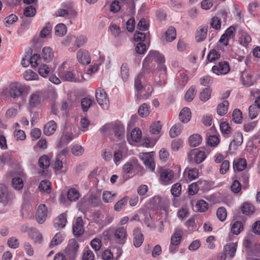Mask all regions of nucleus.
I'll list each match as a JSON object with an SVG mask.
<instances>
[{
	"label": "nucleus",
	"instance_id": "obj_10",
	"mask_svg": "<svg viewBox=\"0 0 260 260\" xmlns=\"http://www.w3.org/2000/svg\"><path fill=\"white\" fill-rule=\"evenodd\" d=\"M212 71L217 75H225L230 71V66L227 62L221 61L214 66Z\"/></svg>",
	"mask_w": 260,
	"mask_h": 260
},
{
	"label": "nucleus",
	"instance_id": "obj_57",
	"mask_svg": "<svg viewBox=\"0 0 260 260\" xmlns=\"http://www.w3.org/2000/svg\"><path fill=\"white\" fill-rule=\"evenodd\" d=\"M121 75L122 80L125 81L129 76V68L126 63H123L121 67Z\"/></svg>",
	"mask_w": 260,
	"mask_h": 260
},
{
	"label": "nucleus",
	"instance_id": "obj_27",
	"mask_svg": "<svg viewBox=\"0 0 260 260\" xmlns=\"http://www.w3.org/2000/svg\"><path fill=\"white\" fill-rule=\"evenodd\" d=\"M73 139V134L71 132L64 131L61 138L60 142L58 146L61 147L62 144L67 145Z\"/></svg>",
	"mask_w": 260,
	"mask_h": 260
},
{
	"label": "nucleus",
	"instance_id": "obj_4",
	"mask_svg": "<svg viewBox=\"0 0 260 260\" xmlns=\"http://www.w3.org/2000/svg\"><path fill=\"white\" fill-rule=\"evenodd\" d=\"M95 98L98 103L103 109H107L109 106V100L107 94L102 88H98L95 92Z\"/></svg>",
	"mask_w": 260,
	"mask_h": 260
},
{
	"label": "nucleus",
	"instance_id": "obj_64",
	"mask_svg": "<svg viewBox=\"0 0 260 260\" xmlns=\"http://www.w3.org/2000/svg\"><path fill=\"white\" fill-rule=\"evenodd\" d=\"M255 105H252L249 107V116L251 119H254L258 115L259 110Z\"/></svg>",
	"mask_w": 260,
	"mask_h": 260
},
{
	"label": "nucleus",
	"instance_id": "obj_60",
	"mask_svg": "<svg viewBox=\"0 0 260 260\" xmlns=\"http://www.w3.org/2000/svg\"><path fill=\"white\" fill-rule=\"evenodd\" d=\"M92 101L90 99L87 98H83L81 100V104L82 106V108L84 112H86L88 111L89 108L92 105Z\"/></svg>",
	"mask_w": 260,
	"mask_h": 260
},
{
	"label": "nucleus",
	"instance_id": "obj_38",
	"mask_svg": "<svg viewBox=\"0 0 260 260\" xmlns=\"http://www.w3.org/2000/svg\"><path fill=\"white\" fill-rule=\"evenodd\" d=\"M39 189L43 192L49 193L51 192V183L48 180H43L40 183L39 186Z\"/></svg>",
	"mask_w": 260,
	"mask_h": 260
},
{
	"label": "nucleus",
	"instance_id": "obj_31",
	"mask_svg": "<svg viewBox=\"0 0 260 260\" xmlns=\"http://www.w3.org/2000/svg\"><path fill=\"white\" fill-rule=\"evenodd\" d=\"M138 112L140 116L146 117L150 113V106L146 103H144L139 107Z\"/></svg>",
	"mask_w": 260,
	"mask_h": 260
},
{
	"label": "nucleus",
	"instance_id": "obj_36",
	"mask_svg": "<svg viewBox=\"0 0 260 260\" xmlns=\"http://www.w3.org/2000/svg\"><path fill=\"white\" fill-rule=\"evenodd\" d=\"M165 36L167 41L171 42L173 41L176 36L175 28L173 26H170L166 31Z\"/></svg>",
	"mask_w": 260,
	"mask_h": 260
},
{
	"label": "nucleus",
	"instance_id": "obj_2",
	"mask_svg": "<svg viewBox=\"0 0 260 260\" xmlns=\"http://www.w3.org/2000/svg\"><path fill=\"white\" fill-rule=\"evenodd\" d=\"M153 62L157 63V66L160 64H164L165 62V57L157 51H150L143 61V67H147L151 63L152 66L151 67H152L154 64Z\"/></svg>",
	"mask_w": 260,
	"mask_h": 260
},
{
	"label": "nucleus",
	"instance_id": "obj_12",
	"mask_svg": "<svg viewBox=\"0 0 260 260\" xmlns=\"http://www.w3.org/2000/svg\"><path fill=\"white\" fill-rule=\"evenodd\" d=\"M48 209L45 204H40L38 207L36 215L37 221L40 223H43L47 218Z\"/></svg>",
	"mask_w": 260,
	"mask_h": 260
},
{
	"label": "nucleus",
	"instance_id": "obj_14",
	"mask_svg": "<svg viewBox=\"0 0 260 260\" xmlns=\"http://www.w3.org/2000/svg\"><path fill=\"white\" fill-rule=\"evenodd\" d=\"M241 80L243 85L249 87L252 85L255 80L253 78L252 72L245 70L242 72L241 74Z\"/></svg>",
	"mask_w": 260,
	"mask_h": 260
},
{
	"label": "nucleus",
	"instance_id": "obj_11",
	"mask_svg": "<svg viewBox=\"0 0 260 260\" xmlns=\"http://www.w3.org/2000/svg\"><path fill=\"white\" fill-rule=\"evenodd\" d=\"M160 179L165 185L172 183L174 180L173 171L170 169H161L160 171Z\"/></svg>",
	"mask_w": 260,
	"mask_h": 260
},
{
	"label": "nucleus",
	"instance_id": "obj_8",
	"mask_svg": "<svg viewBox=\"0 0 260 260\" xmlns=\"http://www.w3.org/2000/svg\"><path fill=\"white\" fill-rule=\"evenodd\" d=\"M157 77L155 78L156 83L160 86L166 84L167 76V68L165 64H160L157 66Z\"/></svg>",
	"mask_w": 260,
	"mask_h": 260
},
{
	"label": "nucleus",
	"instance_id": "obj_58",
	"mask_svg": "<svg viewBox=\"0 0 260 260\" xmlns=\"http://www.w3.org/2000/svg\"><path fill=\"white\" fill-rule=\"evenodd\" d=\"M216 215L217 218L221 221L225 220L227 216V213L224 207H219L216 211Z\"/></svg>",
	"mask_w": 260,
	"mask_h": 260
},
{
	"label": "nucleus",
	"instance_id": "obj_25",
	"mask_svg": "<svg viewBox=\"0 0 260 260\" xmlns=\"http://www.w3.org/2000/svg\"><path fill=\"white\" fill-rule=\"evenodd\" d=\"M246 167V160L244 158H239L237 160H234L233 168L235 171H242L244 170Z\"/></svg>",
	"mask_w": 260,
	"mask_h": 260
},
{
	"label": "nucleus",
	"instance_id": "obj_42",
	"mask_svg": "<svg viewBox=\"0 0 260 260\" xmlns=\"http://www.w3.org/2000/svg\"><path fill=\"white\" fill-rule=\"evenodd\" d=\"M50 164V160L48 156L44 155L40 157L39 160V165L40 168L47 169Z\"/></svg>",
	"mask_w": 260,
	"mask_h": 260
},
{
	"label": "nucleus",
	"instance_id": "obj_51",
	"mask_svg": "<svg viewBox=\"0 0 260 260\" xmlns=\"http://www.w3.org/2000/svg\"><path fill=\"white\" fill-rule=\"evenodd\" d=\"M243 230V224L241 221L235 222L231 228L232 232L236 235H238Z\"/></svg>",
	"mask_w": 260,
	"mask_h": 260
},
{
	"label": "nucleus",
	"instance_id": "obj_62",
	"mask_svg": "<svg viewBox=\"0 0 260 260\" xmlns=\"http://www.w3.org/2000/svg\"><path fill=\"white\" fill-rule=\"evenodd\" d=\"M132 140L134 142H138L141 138V131L139 128H134L131 133Z\"/></svg>",
	"mask_w": 260,
	"mask_h": 260
},
{
	"label": "nucleus",
	"instance_id": "obj_26",
	"mask_svg": "<svg viewBox=\"0 0 260 260\" xmlns=\"http://www.w3.org/2000/svg\"><path fill=\"white\" fill-rule=\"evenodd\" d=\"M182 231L180 229L175 230L171 238V243L174 245H179L182 239Z\"/></svg>",
	"mask_w": 260,
	"mask_h": 260
},
{
	"label": "nucleus",
	"instance_id": "obj_52",
	"mask_svg": "<svg viewBox=\"0 0 260 260\" xmlns=\"http://www.w3.org/2000/svg\"><path fill=\"white\" fill-rule=\"evenodd\" d=\"M84 149L80 145H74L71 147V152L75 156H81L84 153Z\"/></svg>",
	"mask_w": 260,
	"mask_h": 260
},
{
	"label": "nucleus",
	"instance_id": "obj_44",
	"mask_svg": "<svg viewBox=\"0 0 260 260\" xmlns=\"http://www.w3.org/2000/svg\"><path fill=\"white\" fill-rule=\"evenodd\" d=\"M115 196V193L112 194L109 191H104L103 192L102 199L105 203H111L114 200Z\"/></svg>",
	"mask_w": 260,
	"mask_h": 260
},
{
	"label": "nucleus",
	"instance_id": "obj_9",
	"mask_svg": "<svg viewBox=\"0 0 260 260\" xmlns=\"http://www.w3.org/2000/svg\"><path fill=\"white\" fill-rule=\"evenodd\" d=\"M13 194L9 192L6 186L0 184V202L6 205L13 199Z\"/></svg>",
	"mask_w": 260,
	"mask_h": 260
},
{
	"label": "nucleus",
	"instance_id": "obj_48",
	"mask_svg": "<svg viewBox=\"0 0 260 260\" xmlns=\"http://www.w3.org/2000/svg\"><path fill=\"white\" fill-rule=\"evenodd\" d=\"M196 208L198 211L203 212L207 210L208 204L205 201L201 200L197 202Z\"/></svg>",
	"mask_w": 260,
	"mask_h": 260
},
{
	"label": "nucleus",
	"instance_id": "obj_13",
	"mask_svg": "<svg viewBox=\"0 0 260 260\" xmlns=\"http://www.w3.org/2000/svg\"><path fill=\"white\" fill-rule=\"evenodd\" d=\"M73 233L75 237H79L82 235L84 232L83 221L81 217L76 218L75 223L73 225Z\"/></svg>",
	"mask_w": 260,
	"mask_h": 260
},
{
	"label": "nucleus",
	"instance_id": "obj_16",
	"mask_svg": "<svg viewBox=\"0 0 260 260\" xmlns=\"http://www.w3.org/2000/svg\"><path fill=\"white\" fill-rule=\"evenodd\" d=\"M134 239L133 243L135 247H139L143 242L144 237L141 230L137 228L133 231Z\"/></svg>",
	"mask_w": 260,
	"mask_h": 260
},
{
	"label": "nucleus",
	"instance_id": "obj_50",
	"mask_svg": "<svg viewBox=\"0 0 260 260\" xmlns=\"http://www.w3.org/2000/svg\"><path fill=\"white\" fill-rule=\"evenodd\" d=\"M12 185L14 188L17 190H20L23 186V182L22 178L20 177H15L12 179Z\"/></svg>",
	"mask_w": 260,
	"mask_h": 260
},
{
	"label": "nucleus",
	"instance_id": "obj_61",
	"mask_svg": "<svg viewBox=\"0 0 260 260\" xmlns=\"http://www.w3.org/2000/svg\"><path fill=\"white\" fill-rule=\"evenodd\" d=\"M219 53L215 50H211L208 54L207 59L209 62H212L219 58Z\"/></svg>",
	"mask_w": 260,
	"mask_h": 260
},
{
	"label": "nucleus",
	"instance_id": "obj_5",
	"mask_svg": "<svg viewBox=\"0 0 260 260\" xmlns=\"http://www.w3.org/2000/svg\"><path fill=\"white\" fill-rule=\"evenodd\" d=\"M59 76L60 78L64 81H69L72 82H80L83 80V77L78 74L76 75L74 71H66L59 72Z\"/></svg>",
	"mask_w": 260,
	"mask_h": 260
},
{
	"label": "nucleus",
	"instance_id": "obj_63",
	"mask_svg": "<svg viewBox=\"0 0 260 260\" xmlns=\"http://www.w3.org/2000/svg\"><path fill=\"white\" fill-rule=\"evenodd\" d=\"M161 129V125L159 121L154 122L150 126V131L153 134H158Z\"/></svg>",
	"mask_w": 260,
	"mask_h": 260
},
{
	"label": "nucleus",
	"instance_id": "obj_15",
	"mask_svg": "<svg viewBox=\"0 0 260 260\" xmlns=\"http://www.w3.org/2000/svg\"><path fill=\"white\" fill-rule=\"evenodd\" d=\"M78 61L83 64H88L90 62V57L89 52L83 49H80L77 53Z\"/></svg>",
	"mask_w": 260,
	"mask_h": 260
},
{
	"label": "nucleus",
	"instance_id": "obj_23",
	"mask_svg": "<svg viewBox=\"0 0 260 260\" xmlns=\"http://www.w3.org/2000/svg\"><path fill=\"white\" fill-rule=\"evenodd\" d=\"M67 221V215L65 213L60 214L55 220L54 226L58 229L65 227Z\"/></svg>",
	"mask_w": 260,
	"mask_h": 260
},
{
	"label": "nucleus",
	"instance_id": "obj_3",
	"mask_svg": "<svg viewBox=\"0 0 260 260\" xmlns=\"http://www.w3.org/2000/svg\"><path fill=\"white\" fill-rule=\"evenodd\" d=\"M79 245L75 239H70L68 245L65 249V254L68 258L75 260L79 251Z\"/></svg>",
	"mask_w": 260,
	"mask_h": 260
},
{
	"label": "nucleus",
	"instance_id": "obj_7",
	"mask_svg": "<svg viewBox=\"0 0 260 260\" xmlns=\"http://www.w3.org/2000/svg\"><path fill=\"white\" fill-rule=\"evenodd\" d=\"M127 237L126 228L124 226H118L116 228L114 237L116 242L120 244H123L125 242Z\"/></svg>",
	"mask_w": 260,
	"mask_h": 260
},
{
	"label": "nucleus",
	"instance_id": "obj_41",
	"mask_svg": "<svg viewBox=\"0 0 260 260\" xmlns=\"http://www.w3.org/2000/svg\"><path fill=\"white\" fill-rule=\"evenodd\" d=\"M251 41L250 35L246 31H241L240 33V42L244 46L248 45Z\"/></svg>",
	"mask_w": 260,
	"mask_h": 260
},
{
	"label": "nucleus",
	"instance_id": "obj_49",
	"mask_svg": "<svg viewBox=\"0 0 260 260\" xmlns=\"http://www.w3.org/2000/svg\"><path fill=\"white\" fill-rule=\"evenodd\" d=\"M211 90L210 88H205L200 93V99L202 101H208L211 96Z\"/></svg>",
	"mask_w": 260,
	"mask_h": 260
},
{
	"label": "nucleus",
	"instance_id": "obj_43",
	"mask_svg": "<svg viewBox=\"0 0 260 260\" xmlns=\"http://www.w3.org/2000/svg\"><path fill=\"white\" fill-rule=\"evenodd\" d=\"M80 197L79 192L75 188H70L68 192V198L71 201H75Z\"/></svg>",
	"mask_w": 260,
	"mask_h": 260
},
{
	"label": "nucleus",
	"instance_id": "obj_19",
	"mask_svg": "<svg viewBox=\"0 0 260 260\" xmlns=\"http://www.w3.org/2000/svg\"><path fill=\"white\" fill-rule=\"evenodd\" d=\"M188 78L187 76L182 71H180L177 75L176 85L177 88L182 89L186 85L187 82Z\"/></svg>",
	"mask_w": 260,
	"mask_h": 260
},
{
	"label": "nucleus",
	"instance_id": "obj_47",
	"mask_svg": "<svg viewBox=\"0 0 260 260\" xmlns=\"http://www.w3.org/2000/svg\"><path fill=\"white\" fill-rule=\"evenodd\" d=\"M196 94L195 87L193 86H191L186 91L184 99L187 102H191L194 99Z\"/></svg>",
	"mask_w": 260,
	"mask_h": 260
},
{
	"label": "nucleus",
	"instance_id": "obj_32",
	"mask_svg": "<svg viewBox=\"0 0 260 260\" xmlns=\"http://www.w3.org/2000/svg\"><path fill=\"white\" fill-rule=\"evenodd\" d=\"M184 173H187L188 178L189 181L194 180L199 177V170L196 168H186Z\"/></svg>",
	"mask_w": 260,
	"mask_h": 260
},
{
	"label": "nucleus",
	"instance_id": "obj_6",
	"mask_svg": "<svg viewBox=\"0 0 260 260\" xmlns=\"http://www.w3.org/2000/svg\"><path fill=\"white\" fill-rule=\"evenodd\" d=\"M24 91L23 85L18 83L12 84L8 90V96L16 99L22 96Z\"/></svg>",
	"mask_w": 260,
	"mask_h": 260
},
{
	"label": "nucleus",
	"instance_id": "obj_21",
	"mask_svg": "<svg viewBox=\"0 0 260 260\" xmlns=\"http://www.w3.org/2000/svg\"><path fill=\"white\" fill-rule=\"evenodd\" d=\"M42 58L44 61L49 62L54 57V52L52 49L49 47H45L42 49Z\"/></svg>",
	"mask_w": 260,
	"mask_h": 260
},
{
	"label": "nucleus",
	"instance_id": "obj_20",
	"mask_svg": "<svg viewBox=\"0 0 260 260\" xmlns=\"http://www.w3.org/2000/svg\"><path fill=\"white\" fill-rule=\"evenodd\" d=\"M57 124L53 120L49 121L44 126V134L48 136L53 135L55 132Z\"/></svg>",
	"mask_w": 260,
	"mask_h": 260
},
{
	"label": "nucleus",
	"instance_id": "obj_34",
	"mask_svg": "<svg viewBox=\"0 0 260 260\" xmlns=\"http://www.w3.org/2000/svg\"><path fill=\"white\" fill-rule=\"evenodd\" d=\"M202 138L198 134H194L189 138V143L191 147H196L201 143Z\"/></svg>",
	"mask_w": 260,
	"mask_h": 260
},
{
	"label": "nucleus",
	"instance_id": "obj_53",
	"mask_svg": "<svg viewBox=\"0 0 260 260\" xmlns=\"http://www.w3.org/2000/svg\"><path fill=\"white\" fill-rule=\"evenodd\" d=\"M63 241L62 234L59 232L57 233L52 239L50 244V247H53L61 243Z\"/></svg>",
	"mask_w": 260,
	"mask_h": 260
},
{
	"label": "nucleus",
	"instance_id": "obj_18",
	"mask_svg": "<svg viewBox=\"0 0 260 260\" xmlns=\"http://www.w3.org/2000/svg\"><path fill=\"white\" fill-rule=\"evenodd\" d=\"M208 31V26H200L197 30L196 39L197 42H202L205 39Z\"/></svg>",
	"mask_w": 260,
	"mask_h": 260
},
{
	"label": "nucleus",
	"instance_id": "obj_59",
	"mask_svg": "<svg viewBox=\"0 0 260 260\" xmlns=\"http://www.w3.org/2000/svg\"><path fill=\"white\" fill-rule=\"evenodd\" d=\"M206 157V155L204 151H199L194 154V161L197 164L203 162Z\"/></svg>",
	"mask_w": 260,
	"mask_h": 260
},
{
	"label": "nucleus",
	"instance_id": "obj_37",
	"mask_svg": "<svg viewBox=\"0 0 260 260\" xmlns=\"http://www.w3.org/2000/svg\"><path fill=\"white\" fill-rule=\"evenodd\" d=\"M182 131V125L180 123L175 124L169 132L170 136L172 138H175L180 134Z\"/></svg>",
	"mask_w": 260,
	"mask_h": 260
},
{
	"label": "nucleus",
	"instance_id": "obj_46",
	"mask_svg": "<svg viewBox=\"0 0 260 260\" xmlns=\"http://www.w3.org/2000/svg\"><path fill=\"white\" fill-rule=\"evenodd\" d=\"M23 77L26 80H35L38 79V75L31 70L26 71L23 74Z\"/></svg>",
	"mask_w": 260,
	"mask_h": 260
},
{
	"label": "nucleus",
	"instance_id": "obj_35",
	"mask_svg": "<svg viewBox=\"0 0 260 260\" xmlns=\"http://www.w3.org/2000/svg\"><path fill=\"white\" fill-rule=\"evenodd\" d=\"M144 80V75L142 73L139 74L135 80V87L138 92H140L143 89L142 82Z\"/></svg>",
	"mask_w": 260,
	"mask_h": 260
},
{
	"label": "nucleus",
	"instance_id": "obj_1",
	"mask_svg": "<svg viewBox=\"0 0 260 260\" xmlns=\"http://www.w3.org/2000/svg\"><path fill=\"white\" fill-rule=\"evenodd\" d=\"M100 131L104 135H110L113 133L116 137L120 139L124 137V127L121 124L109 123L106 124L100 128Z\"/></svg>",
	"mask_w": 260,
	"mask_h": 260
},
{
	"label": "nucleus",
	"instance_id": "obj_40",
	"mask_svg": "<svg viewBox=\"0 0 260 260\" xmlns=\"http://www.w3.org/2000/svg\"><path fill=\"white\" fill-rule=\"evenodd\" d=\"M67 32L66 26L63 23L57 24L55 27V34L59 37H62Z\"/></svg>",
	"mask_w": 260,
	"mask_h": 260
},
{
	"label": "nucleus",
	"instance_id": "obj_17",
	"mask_svg": "<svg viewBox=\"0 0 260 260\" xmlns=\"http://www.w3.org/2000/svg\"><path fill=\"white\" fill-rule=\"evenodd\" d=\"M233 138V140L231 142L229 146L230 150L232 149L233 147L234 150L236 149V147L240 146L243 141V135L241 133L239 132H236L234 134Z\"/></svg>",
	"mask_w": 260,
	"mask_h": 260
},
{
	"label": "nucleus",
	"instance_id": "obj_29",
	"mask_svg": "<svg viewBox=\"0 0 260 260\" xmlns=\"http://www.w3.org/2000/svg\"><path fill=\"white\" fill-rule=\"evenodd\" d=\"M229 103L227 100L223 101L221 103L218 104L217 107V112L218 115L222 116L228 112Z\"/></svg>",
	"mask_w": 260,
	"mask_h": 260
},
{
	"label": "nucleus",
	"instance_id": "obj_22",
	"mask_svg": "<svg viewBox=\"0 0 260 260\" xmlns=\"http://www.w3.org/2000/svg\"><path fill=\"white\" fill-rule=\"evenodd\" d=\"M41 98L39 94L37 92L33 93L30 94L28 105L30 108H33L39 105L41 103Z\"/></svg>",
	"mask_w": 260,
	"mask_h": 260
},
{
	"label": "nucleus",
	"instance_id": "obj_30",
	"mask_svg": "<svg viewBox=\"0 0 260 260\" xmlns=\"http://www.w3.org/2000/svg\"><path fill=\"white\" fill-rule=\"evenodd\" d=\"M142 160H143V162L145 165L148 167L150 171H153L154 170L155 164L154 159L152 157L150 156L148 154H146L143 157Z\"/></svg>",
	"mask_w": 260,
	"mask_h": 260
},
{
	"label": "nucleus",
	"instance_id": "obj_39",
	"mask_svg": "<svg viewBox=\"0 0 260 260\" xmlns=\"http://www.w3.org/2000/svg\"><path fill=\"white\" fill-rule=\"evenodd\" d=\"M90 205L88 197H84L78 204L79 210L82 212L86 211Z\"/></svg>",
	"mask_w": 260,
	"mask_h": 260
},
{
	"label": "nucleus",
	"instance_id": "obj_55",
	"mask_svg": "<svg viewBox=\"0 0 260 260\" xmlns=\"http://www.w3.org/2000/svg\"><path fill=\"white\" fill-rule=\"evenodd\" d=\"M233 120L236 123H240L242 120V114L239 109H235L232 115Z\"/></svg>",
	"mask_w": 260,
	"mask_h": 260
},
{
	"label": "nucleus",
	"instance_id": "obj_56",
	"mask_svg": "<svg viewBox=\"0 0 260 260\" xmlns=\"http://www.w3.org/2000/svg\"><path fill=\"white\" fill-rule=\"evenodd\" d=\"M36 13V10L34 7L28 6L23 11V14L26 17H32Z\"/></svg>",
	"mask_w": 260,
	"mask_h": 260
},
{
	"label": "nucleus",
	"instance_id": "obj_24",
	"mask_svg": "<svg viewBox=\"0 0 260 260\" xmlns=\"http://www.w3.org/2000/svg\"><path fill=\"white\" fill-rule=\"evenodd\" d=\"M180 120L184 123L188 122L191 118V112L188 108H183L179 115Z\"/></svg>",
	"mask_w": 260,
	"mask_h": 260
},
{
	"label": "nucleus",
	"instance_id": "obj_28",
	"mask_svg": "<svg viewBox=\"0 0 260 260\" xmlns=\"http://www.w3.org/2000/svg\"><path fill=\"white\" fill-rule=\"evenodd\" d=\"M224 252L232 258L235 255L237 249V243H231L226 244L224 248Z\"/></svg>",
	"mask_w": 260,
	"mask_h": 260
},
{
	"label": "nucleus",
	"instance_id": "obj_54",
	"mask_svg": "<svg viewBox=\"0 0 260 260\" xmlns=\"http://www.w3.org/2000/svg\"><path fill=\"white\" fill-rule=\"evenodd\" d=\"M241 210L243 214H248L254 212V207L251 204L245 203L241 207Z\"/></svg>",
	"mask_w": 260,
	"mask_h": 260
},
{
	"label": "nucleus",
	"instance_id": "obj_45",
	"mask_svg": "<svg viewBox=\"0 0 260 260\" xmlns=\"http://www.w3.org/2000/svg\"><path fill=\"white\" fill-rule=\"evenodd\" d=\"M181 185L179 183L173 184L171 187V192L174 197H178L181 193Z\"/></svg>",
	"mask_w": 260,
	"mask_h": 260
},
{
	"label": "nucleus",
	"instance_id": "obj_33",
	"mask_svg": "<svg viewBox=\"0 0 260 260\" xmlns=\"http://www.w3.org/2000/svg\"><path fill=\"white\" fill-rule=\"evenodd\" d=\"M129 200L128 196H125L119 200L114 205V209L116 211H120L127 204Z\"/></svg>",
	"mask_w": 260,
	"mask_h": 260
}]
</instances>
